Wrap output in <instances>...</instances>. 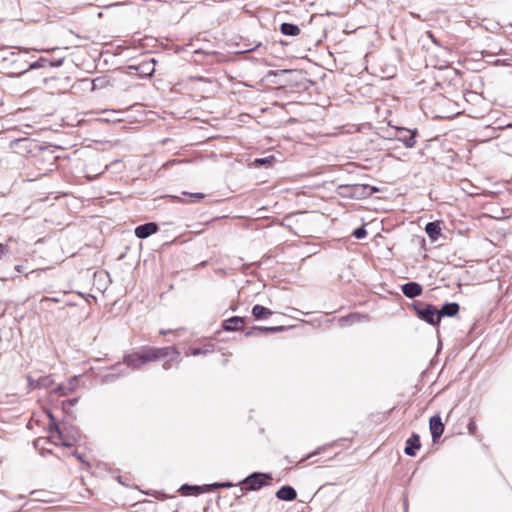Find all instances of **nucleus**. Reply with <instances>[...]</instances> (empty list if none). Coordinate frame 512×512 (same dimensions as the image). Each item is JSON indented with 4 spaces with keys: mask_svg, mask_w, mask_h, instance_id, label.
I'll use <instances>...</instances> for the list:
<instances>
[{
    "mask_svg": "<svg viewBox=\"0 0 512 512\" xmlns=\"http://www.w3.org/2000/svg\"><path fill=\"white\" fill-rule=\"evenodd\" d=\"M179 352L174 347H149L142 352H134L124 356L123 362L132 369H140L143 365L151 361L169 357L170 361L175 360Z\"/></svg>",
    "mask_w": 512,
    "mask_h": 512,
    "instance_id": "obj_1",
    "label": "nucleus"
},
{
    "mask_svg": "<svg viewBox=\"0 0 512 512\" xmlns=\"http://www.w3.org/2000/svg\"><path fill=\"white\" fill-rule=\"evenodd\" d=\"M301 75L298 69H283L278 71H269L265 75V80L278 86L294 85L297 83V77Z\"/></svg>",
    "mask_w": 512,
    "mask_h": 512,
    "instance_id": "obj_2",
    "label": "nucleus"
},
{
    "mask_svg": "<svg viewBox=\"0 0 512 512\" xmlns=\"http://www.w3.org/2000/svg\"><path fill=\"white\" fill-rule=\"evenodd\" d=\"M411 307L416 312L417 317L422 321H425L432 326L440 325L438 309L432 304L422 301H414L411 304Z\"/></svg>",
    "mask_w": 512,
    "mask_h": 512,
    "instance_id": "obj_3",
    "label": "nucleus"
},
{
    "mask_svg": "<svg viewBox=\"0 0 512 512\" xmlns=\"http://www.w3.org/2000/svg\"><path fill=\"white\" fill-rule=\"evenodd\" d=\"M271 480L272 477L269 474L254 472L246 477L243 483L246 485V490L254 491L268 485Z\"/></svg>",
    "mask_w": 512,
    "mask_h": 512,
    "instance_id": "obj_4",
    "label": "nucleus"
},
{
    "mask_svg": "<svg viewBox=\"0 0 512 512\" xmlns=\"http://www.w3.org/2000/svg\"><path fill=\"white\" fill-rule=\"evenodd\" d=\"M342 188L347 191L343 193L344 196H350L356 199L371 196L375 191H377L376 188L363 184H354L351 186H344Z\"/></svg>",
    "mask_w": 512,
    "mask_h": 512,
    "instance_id": "obj_5",
    "label": "nucleus"
},
{
    "mask_svg": "<svg viewBox=\"0 0 512 512\" xmlns=\"http://www.w3.org/2000/svg\"><path fill=\"white\" fill-rule=\"evenodd\" d=\"M417 131H411L405 128H398L396 132V138L401 141L405 147L412 148L416 144Z\"/></svg>",
    "mask_w": 512,
    "mask_h": 512,
    "instance_id": "obj_6",
    "label": "nucleus"
},
{
    "mask_svg": "<svg viewBox=\"0 0 512 512\" xmlns=\"http://www.w3.org/2000/svg\"><path fill=\"white\" fill-rule=\"evenodd\" d=\"M429 428L433 442H436L444 432V424L439 415H434L429 419Z\"/></svg>",
    "mask_w": 512,
    "mask_h": 512,
    "instance_id": "obj_7",
    "label": "nucleus"
},
{
    "mask_svg": "<svg viewBox=\"0 0 512 512\" xmlns=\"http://www.w3.org/2000/svg\"><path fill=\"white\" fill-rule=\"evenodd\" d=\"M402 293L410 299L420 296L423 292V287L417 282H407L401 286Z\"/></svg>",
    "mask_w": 512,
    "mask_h": 512,
    "instance_id": "obj_8",
    "label": "nucleus"
},
{
    "mask_svg": "<svg viewBox=\"0 0 512 512\" xmlns=\"http://www.w3.org/2000/svg\"><path fill=\"white\" fill-rule=\"evenodd\" d=\"M245 325V318L239 316H233L229 319H226L222 323L223 330L227 332L238 331L241 330Z\"/></svg>",
    "mask_w": 512,
    "mask_h": 512,
    "instance_id": "obj_9",
    "label": "nucleus"
},
{
    "mask_svg": "<svg viewBox=\"0 0 512 512\" xmlns=\"http://www.w3.org/2000/svg\"><path fill=\"white\" fill-rule=\"evenodd\" d=\"M154 71V66H128V71L126 73L130 76L148 78L153 75Z\"/></svg>",
    "mask_w": 512,
    "mask_h": 512,
    "instance_id": "obj_10",
    "label": "nucleus"
},
{
    "mask_svg": "<svg viewBox=\"0 0 512 512\" xmlns=\"http://www.w3.org/2000/svg\"><path fill=\"white\" fill-rule=\"evenodd\" d=\"M158 231L156 223L150 222L139 225L135 228V235L139 239H145Z\"/></svg>",
    "mask_w": 512,
    "mask_h": 512,
    "instance_id": "obj_11",
    "label": "nucleus"
},
{
    "mask_svg": "<svg viewBox=\"0 0 512 512\" xmlns=\"http://www.w3.org/2000/svg\"><path fill=\"white\" fill-rule=\"evenodd\" d=\"M460 306L456 302L445 303L439 310V323L443 317H454L459 313Z\"/></svg>",
    "mask_w": 512,
    "mask_h": 512,
    "instance_id": "obj_12",
    "label": "nucleus"
},
{
    "mask_svg": "<svg viewBox=\"0 0 512 512\" xmlns=\"http://www.w3.org/2000/svg\"><path fill=\"white\" fill-rule=\"evenodd\" d=\"M421 447L420 437L418 434L413 433L410 438L406 440V447L404 452L408 456H415L416 450Z\"/></svg>",
    "mask_w": 512,
    "mask_h": 512,
    "instance_id": "obj_13",
    "label": "nucleus"
},
{
    "mask_svg": "<svg viewBox=\"0 0 512 512\" xmlns=\"http://www.w3.org/2000/svg\"><path fill=\"white\" fill-rule=\"evenodd\" d=\"M276 497L283 501H293L297 497V492L292 486L286 485L276 492Z\"/></svg>",
    "mask_w": 512,
    "mask_h": 512,
    "instance_id": "obj_14",
    "label": "nucleus"
},
{
    "mask_svg": "<svg viewBox=\"0 0 512 512\" xmlns=\"http://www.w3.org/2000/svg\"><path fill=\"white\" fill-rule=\"evenodd\" d=\"M272 314L273 312L270 309L259 304L254 305L252 308V315L255 320L267 319Z\"/></svg>",
    "mask_w": 512,
    "mask_h": 512,
    "instance_id": "obj_15",
    "label": "nucleus"
},
{
    "mask_svg": "<svg viewBox=\"0 0 512 512\" xmlns=\"http://www.w3.org/2000/svg\"><path fill=\"white\" fill-rule=\"evenodd\" d=\"M77 385V380L75 378L71 379L67 384H60L56 387L55 392L60 396L68 395L72 393Z\"/></svg>",
    "mask_w": 512,
    "mask_h": 512,
    "instance_id": "obj_16",
    "label": "nucleus"
},
{
    "mask_svg": "<svg viewBox=\"0 0 512 512\" xmlns=\"http://www.w3.org/2000/svg\"><path fill=\"white\" fill-rule=\"evenodd\" d=\"M425 232L432 239L436 240L441 232V227L439 222H429L425 226Z\"/></svg>",
    "mask_w": 512,
    "mask_h": 512,
    "instance_id": "obj_17",
    "label": "nucleus"
},
{
    "mask_svg": "<svg viewBox=\"0 0 512 512\" xmlns=\"http://www.w3.org/2000/svg\"><path fill=\"white\" fill-rule=\"evenodd\" d=\"M280 31L287 36H297L300 34V28L292 23H282Z\"/></svg>",
    "mask_w": 512,
    "mask_h": 512,
    "instance_id": "obj_18",
    "label": "nucleus"
},
{
    "mask_svg": "<svg viewBox=\"0 0 512 512\" xmlns=\"http://www.w3.org/2000/svg\"><path fill=\"white\" fill-rule=\"evenodd\" d=\"M180 491L184 495H190V494L198 495L200 493L205 492L206 489H204L201 486H191V485H188V484H184V485L181 486Z\"/></svg>",
    "mask_w": 512,
    "mask_h": 512,
    "instance_id": "obj_19",
    "label": "nucleus"
},
{
    "mask_svg": "<svg viewBox=\"0 0 512 512\" xmlns=\"http://www.w3.org/2000/svg\"><path fill=\"white\" fill-rule=\"evenodd\" d=\"M364 316H361L360 314H357V313H352L346 317H342L339 319V324L341 326H347V325H351L352 323L356 322V321H360L361 319H363Z\"/></svg>",
    "mask_w": 512,
    "mask_h": 512,
    "instance_id": "obj_20",
    "label": "nucleus"
},
{
    "mask_svg": "<svg viewBox=\"0 0 512 512\" xmlns=\"http://www.w3.org/2000/svg\"><path fill=\"white\" fill-rule=\"evenodd\" d=\"M110 80L107 76H100L92 80V90L102 89L108 86Z\"/></svg>",
    "mask_w": 512,
    "mask_h": 512,
    "instance_id": "obj_21",
    "label": "nucleus"
},
{
    "mask_svg": "<svg viewBox=\"0 0 512 512\" xmlns=\"http://www.w3.org/2000/svg\"><path fill=\"white\" fill-rule=\"evenodd\" d=\"M254 329H258L259 332H263V333H277V332H282L286 329L285 326H272V327H265V326H260V327H254Z\"/></svg>",
    "mask_w": 512,
    "mask_h": 512,
    "instance_id": "obj_22",
    "label": "nucleus"
},
{
    "mask_svg": "<svg viewBox=\"0 0 512 512\" xmlns=\"http://www.w3.org/2000/svg\"><path fill=\"white\" fill-rule=\"evenodd\" d=\"M53 384V379L50 376H44L36 380L35 387L49 388Z\"/></svg>",
    "mask_w": 512,
    "mask_h": 512,
    "instance_id": "obj_23",
    "label": "nucleus"
},
{
    "mask_svg": "<svg viewBox=\"0 0 512 512\" xmlns=\"http://www.w3.org/2000/svg\"><path fill=\"white\" fill-rule=\"evenodd\" d=\"M369 68H370V66H364L363 70H365V71H367V72H370ZM371 68H372V71H371V73H372V74L376 73L378 70H381V71L383 72V74L379 76L381 80H383V79H385V78H390V77H392V75H385V74H384V71H383V69H382V66L374 65V66H371Z\"/></svg>",
    "mask_w": 512,
    "mask_h": 512,
    "instance_id": "obj_24",
    "label": "nucleus"
},
{
    "mask_svg": "<svg viewBox=\"0 0 512 512\" xmlns=\"http://www.w3.org/2000/svg\"><path fill=\"white\" fill-rule=\"evenodd\" d=\"M367 231L364 226H361L357 229H355L352 233V235L357 239H362L366 236Z\"/></svg>",
    "mask_w": 512,
    "mask_h": 512,
    "instance_id": "obj_25",
    "label": "nucleus"
},
{
    "mask_svg": "<svg viewBox=\"0 0 512 512\" xmlns=\"http://www.w3.org/2000/svg\"><path fill=\"white\" fill-rule=\"evenodd\" d=\"M50 429H51V430L55 429V430L58 432V434H59V438L62 440V445H63V446H66V447H70V446H72V443L68 442V441L63 437L62 433L59 431L58 426H57L55 423H54L53 425H50Z\"/></svg>",
    "mask_w": 512,
    "mask_h": 512,
    "instance_id": "obj_26",
    "label": "nucleus"
},
{
    "mask_svg": "<svg viewBox=\"0 0 512 512\" xmlns=\"http://www.w3.org/2000/svg\"><path fill=\"white\" fill-rule=\"evenodd\" d=\"M272 160H274V156H268L264 158H257L254 160V164L257 166H262L264 164L270 163Z\"/></svg>",
    "mask_w": 512,
    "mask_h": 512,
    "instance_id": "obj_27",
    "label": "nucleus"
},
{
    "mask_svg": "<svg viewBox=\"0 0 512 512\" xmlns=\"http://www.w3.org/2000/svg\"><path fill=\"white\" fill-rule=\"evenodd\" d=\"M183 195H188L191 199L190 202H196L204 198V194L202 193H187L183 192Z\"/></svg>",
    "mask_w": 512,
    "mask_h": 512,
    "instance_id": "obj_28",
    "label": "nucleus"
},
{
    "mask_svg": "<svg viewBox=\"0 0 512 512\" xmlns=\"http://www.w3.org/2000/svg\"><path fill=\"white\" fill-rule=\"evenodd\" d=\"M78 402V398L68 399L63 402V408L72 407Z\"/></svg>",
    "mask_w": 512,
    "mask_h": 512,
    "instance_id": "obj_29",
    "label": "nucleus"
},
{
    "mask_svg": "<svg viewBox=\"0 0 512 512\" xmlns=\"http://www.w3.org/2000/svg\"><path fill=\"white\" fill-rule=\"evenodd\" d=\"M468 430H469V433L474 435L475 432H476V424L474 421H470L469 424H468Z\"/></svg>",
    "mask_w": 512,
    "mask_h": 512,
    "instance_id": "obj_30",
    "label": "nucleus"
},
{
    "mask_svg": "<svg viewBox=\"0 0 512 512\" xmlns=\"http://www.w3.org/2000/svg\"><path fill=\"white\" fill-rule=\"evenodd\" d=\"M205 353H207V350H202L201 348H194L192 350V354L194 356H197V355H200V354H205Z\"/></svg>",
    "mask_w": 512,
    "mask_h": 512,
    "instance_id": "obj_31",
    "label": "nucleus"
},
{
    "mask_svg": "<svg viewBox=\"0 0 512 512\" xmlns=\"http://www.w3.org/2000/svg\"><path fill=\"white\" fill-rule=\"evenodd\" d=\"M322 449H323V448H321V447H320V448H318L316 451H314V452L310 453L306 458H304V459L300 460V463L304 462L306 459L311 458V457H312V456H314V455L319 454V453L322 451Z\"/></svg>",
    "mask_w": 512,
    "mask_h": 512,
    "instance_id": "obj_32",
    "label": "nucleus"
},
{
    "mask_svg": "<svg viewBox=\"0 0 512 512\" xmlns=\"http://www.w3.org/2000/svg\"><path fill=\"white\" fill-rule=\"evenodd\" d=\"M118 376L114 375V374H106L104 376V381L105 382H109V381H112L113 379H116Z\"/></svg>",
    "mask_w": 512,
    "mask_h": 512,
    "instance_id": "obj_33",
    "label": "nucleus"
},
{
    "mask_svg": "<svg viewBox=\"0 0 512 512\" xmlns=\"http://www.w3.org/2000/svg\"><path fill=\"white\" fill-rule=\"evenodd\" d=\"M211 486L212 487H231L232 484L231 483H222V484L215 483V484H213Z\"/></svg>",
    "mask_w": 512,
    "mask_h": 512,
    "instance_id": "obj_34",
    "label": "nucleus"
},
{
    "mask_svg": "<svg viewBox=\"0 0 512 512\" xmlns=\"http://www.w3.org/2000/svg\"><path fill=\"white\" fill-rule=\"evenodd\" d=\"M256 331H258V329H254V327H253L251 330L246 331V332H245V335H246V336H252V335H254V333H255Z\"/></svg>",
    "mask_w": 512,
    "mask_h": 512,
    "instance_id": "obj_35",
    "label": "nucleus"
},
{
    "mask_svg": "<svg viewBox=\"0 0 512 512\" xmlns=\"http://www.w3.org/2000/svg\"><path fill=\"white\" fill-rule=\"evenodd\" d=\"M28 381H29V385H30V387H32V388H36V387H35L36 380H34V379H33V378H31V377H28Z\"/></svg>",
    "mask_w": 512,
    "mask_h": 512,
    "instance_id": "obj_36",
    "label": "nucleus"
},
{
    "mask_svg": "<svg viewBox=\"0 0 512 512\" xmlns=\"http://www.w3.org/2000/svg\"><path fill=\"white\" fill-rule=\"evenodd\" d=\"M72 455L76 457L79 461L83 462L82 455L78 452H73Z\"/></svg>",
    "mask_w": 512,
    "mask_h": 512,
    "instance_id": "obj_37",
    "label": "nucleus"
},
{
    "mask_svg": "<svg viewBox=\"0 0 512 512\" xmlns=\"http://www.w3.org/2000/svg\"><path fill=\"white\" fill-rule=\"evenodd\" d=\"M5 254V247L2 243H0V258Z\"/></svg>",
    "mask_w": 512,
    "mask_h": 512,
    "instance_id": "obj_38",
    "label": "nucleus"
},
{
    "mask_svg": "<svg viewBox=\"0 0 512 512\" xmlns=\"http://www.w3.org/2000/svg\"><path fill=\"white\" fill-rule=\"evenodd\" d=\"M490 64L498 65V64H506V63L504 61L500 60V59H496L493 62H491Z\"/></svg>",
    "mask_w": 512,
    "mask_h": 512,
    "instance_id": "obj_39",
    "label": "nucleus"
},
{
    "mask_svg": "<svg viewBox=\"0 0 512 512\" xmlns=\"http://www.w3.org/2000/svg\"><path fill=\"white\" fill-rule=\"evenodd\" d=\"M147 64H157V60L155 58H150L149 60L146 61Z\"/></svg>",
    "mask_w": 512,
    "mask_h": 512,
    "instance_id": "obj_40",
    "label": "nucleus"
},
{
    "mask_svg": "<svg viewBox=\"0 0 512 512\" xmlns=\"http://www.w3.org/2000/svg\"><path fill=\"white\" fill-rule=\"evenodd\" d=\"M170 367H171L170 361H166V362L163 364V368H164L165 370L170 369Z\"/></svg>",
    "mask_w": 512,
    "mask_h": 512,
    "instance_id": "obj_41",
    "label": "nucleus"
},
{
    "mask_svg": "<svg viewBox=\"0 0 512 512\" xmlns=\"http://www.w3.org/2000/svg\"><path fill=\"white\" fill-rule=\"evenodd\" d=\"M170 332H171L170 330H163V329H162V330H160V332H159V333H160L161 335H167V334H168V333H170Z\"/></svg>",
    "mask_w": 512,
    "mask_h": 512,
    "instance_id": "obj_42",
    "label": "nucleus"
},
{
    "mask_svg": "<svg viewBox=\"0 0 512 512\" xmlns=\"http://www.w3.org/2000/svg\"><path fill=\"white\" fill-rule=\"evenodd\" d=\"M44 61L42 58L39 59V60H36L34 62H32L31 64H34V65H37V64H42L41 62Z\"/></svg>",
    "mask_w": 512,
    "mask_h": 512,
    "instance_id": "obj_43",
    "label": "nucleus"
},
{
    "mask_svg": "<svg viewBox=\"0 0 512 512\" xmlns=\"http://www.w3.org/2000/svg\"><path fill=\"white\" fill-rule=\"evenodd\" d=\"M49 64L51 65H54V64H62L61 60H58V61H52L50 62Z\"/></svg>",
    "mask_w": 512,
    "mask_h": 512,
    "instance_id": "obj_44",
    "label": "nucleus"
},
{
    "mask_svg": "<svg viewBox=\"0 0 512 512\" xmlns=\"http://www.w3.org/2000/svg\"><path fill=\"white\" fill-rule=\"evenodd\" d=\"M173 200H178L179 198L177 196H171Z\"/></svg>",
    "mask_w": 512,
    "mask_h": 512,
    "instance_id": "obj_45",
    "label": "nucleus"
},
{
    "mask_svg": "<svg viewBox=\"0 0 512 512\" xmlns=\"http://www.w3.org/2000/svg\"><path fill=\"white\" fill-rule=\"evenodd\" d=\"M29 67H30V69H32V68H38L39 66L31 65V66H29Z\"/></svg>",
    "mask_w": 512,
    "mask_h": 512,
    "instance_id": "obj_46",
    "label": "nucleus"
},
{
    "mask_svg": "<svg viewBox=\"0 0 512 512\" xmlns=\"http://www.w3.org/2000/svg\"><path fill=\"white\" fill-rule=\"evenodd\" d=\"M47 300H50V298L45 297V298L42 299V301H47Z\"/></svg>",
    "mask_w": 512,
    "mask_h": 512,
    "instance_id": "obj_47",
    "label": "nucleus"
},
{
    "mask_svg": "<svg viewBox=\"0 0 512 512\" xmlns=\"http://www.w3.org/2000/svg\"><path fill=\"white\" fill-rule=\"evenodd\" d=\"M449 66L448 65H445L444 68H448ZM440 68H443V66H440Z\"/></svg>",
    "mask_w": 512,
    "mask_h": 512,
    "instance_id": "obj_48",
    "label": "nucleus"
}]
</instances>
